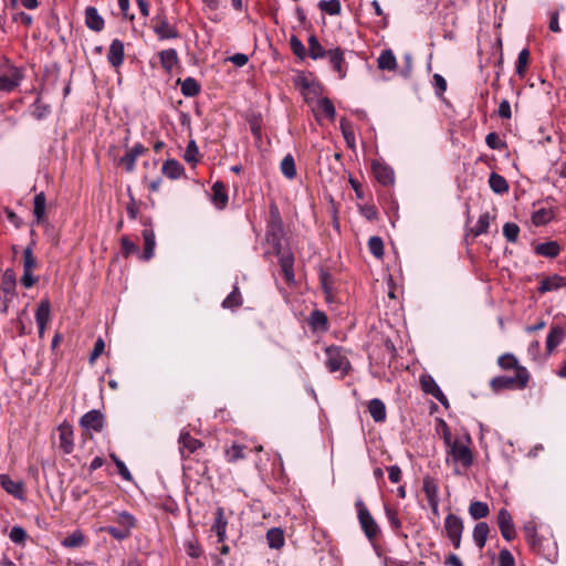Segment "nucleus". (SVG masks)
I'll use <instances>...</instances> for the list:
<instances>
[{"instance_id": "nucleus-1", "label": "nucleus", "mask_w": 566, "mask_h": 566, "mask_svg": "<svg viewBox=\"0 0 566 566\" xmlns=\"http://www.w3.org/2000/svg\"><path fill=\"white\" fill-rule=\"evenodd\" d=\"M530 374L525 367H517L514 376H497L492 378L491 387L493 390L504 389H524L527 386Z\"/></svg>"}, {"instance_id": "nucleus-2", "label": "nucleus", "mask_w": 566, "mask_h": 566, "mask_svg": "<svg viewBox=\"0 0 566 566\" xmlns=\"http://www.w3.org/2000/svg\"><path fill=\"white\" fill-rule=\"evenodd\" d=\"M355 507L357 511V517L360 524V527L366 535V537L373 542L380 533V527L370 514L369 510L365 505L361 499H358L355 503Z\"/></svg>"}, {"instance_id": "nucleus-3", "label": "nucleus", "mask_w": 566, "mask_h": 566, "mask_svg": "<svg viewBox=\"0 0 566 566\" xmlns=\"http://www.w3.org/2000/svg\"><path fill=\"white\" fill-rule=\"evenodd\" d=\"M470 442L471 439L469 436L464 439H455L447 450L448 455L465 469L471 467L473 463V454L469 447Z\"/></svg>"}, {"instance_id": "nucleus-4", "label": "nucleus", "mask_w": 566, "mask_h": 566, "mask_svg": "<svg viewBox=\"0 0 566 566\" xmlns=\"http://www.w3.org/2000/svg\"><path fill=\"white\" fill-rule=\"evenodd\" d=\"M463 530V520L460 516L453 513H449L446 516L443 531L455 549H459L461 546Z\"/></svg>"}, {"instance_id": "nucleus-5", "label": "nucleus", "mask_w": 566, "mask_h": 566, "mask_svg": "<svg viewBox=\"0 0 566 566\" xmlns=\"http://www.w3.org/2000/svg\"><path fill=\"white\" fill-rule=\"evenodd\" d=\"M274 250L279 256V263L282 268L284 279L287 283L294 281V255L291 251H283L281 249L280 239L274 243Z\"/></svg>"}, {"instance_id": "nucleus-6", "label": "nucleus", "mask_w": 566, "mask_h": 566, "mask_svg": "<svg viewBox=\"0 0 566 566\" xmlns=\"http://www.w3.org/2000/svg\"><path fill=\"white\" fill-rule=\"evenodd\" d=\"M156 24L154 25V32L160 40L167 39H177L179 36V32L168 22L167 17L164 13H159L154 18Z\"/></svg>"}, {"instance_id": "nucleus-7", "label": "nucleus", "mask_w": 566, "mask_h": 566, "mask_svg": "<svg viewBox=\"0 0 566 566\" xmlns=\"http://www.w3.org/2000/svg\"><path fill=\"white\" fill-rule=\"evenodd\" d=\"M497 526L502 537L505 541H513L516 537V531L512 515L506 509H501L496 517Z\"/></svg>"}, {"instance_id": "nucleus-8", "label": "nucleus", "mask_w": 566, "mask_h": 566, "mask_svg": "<svg viewBox=\"0 0 566 566\" xmlns=\"http://www.w3.org/2000/svg\"><path fill=\"white\" fill-rule=\"evenodd\" d=\"M23 80V73L19 67L11 66L0 74V91L12 92Z\"/></svg>"}, {"instance_id": "nucleus-9", "label": "nucleus", "mask_w": 566, "mask_h": 566, "mask_svg": "<svg viewBox=\"0 0 566 566\" xmlns=\"http://www.w3.org/2000/svg\"><path fill=\"white\" fill-rule=\"evenodd\" d=\"M371 170L376 180L385 187L392 186L395 182L394 169L385 163L377 159L371 163Z\"/></svg>"}, {"instance_id": "nucleus-10", "label": "nucleus", "mask_w": 566, "mask_h": 566, "mask_svg": "<svg viewBox=\"0 0 566 566\" xmlns=\"http://www.w3.org/2000/svg\"><path fill=\"white\" fill-rule=\"evenodd\" d=\"M348 365L347 358L338 347H328L326 349V366L331 373L345 371Z\"/></svg>"}, {"instance_id": "nucleus-11", "label": "nucleus", "mask_w": 566, "mask_h": 566, "mask_svg": "<svg viewBox=\"0 0 566 566\" xmlns=\"http://www.w3.org/2000/svg\"><path fill=\"white\" fill-rule=\"evenodd\" d=\"M80 424L87 431L101 432L104 428V416L98 410H91L81 417Z\"/></svg>"}, {"instance_id": "nucleus-12", "label": "nucleus", "mask_w": 566, "mask_h": 566, "mask_svg": "<svg viewBox=\"0 0 566 566\" xmlns=\"http://www.w3.org/2000/svg\"><path fill=\"white\" fill-rule=\"evenodd\" d=\"M420 385L422 390L434 397L442 406L449 407V401L446 395L440 389L439 385L430 375L421 376Z\"/></svg>"}, {"instance_id": "nucleus-13", "label": "nucleus", "mask_w": 566, "mask_h": 566, "mask_svg": "<svg viewBox=\"0 0 566 566\" xmlns=\"http://www.w3.org/2000/svg\"><path fill=\"white\" fill-rule=\"evenodd\" d=\"M329 60V63L333 70L337 73L340 80L345 78L347 75L348 65L344 57V51L340 48H335L333 50L327 51L326 55Z\"/></svg>"}, {"instance_id": "nucleus-14", "label": "nucleus", "mask_w": 566, "mask_h": 566, "mask_svg": "<svg viewBox=\"0 0 566 566\" xmlns=\"http://www.w3.org/2000/svg\"><path fill=\"white\" fill-rule=\"evenodd\" d=\"M59 440H60V449L65 454L72 453L74 449V432L73 428L69 423H62L59 426Z\"/></svg>"}, {"instance_id": "nucleus-15", "label": "nucleus", "mask_w": 566, "mask_h": 566, "mask_svg": "<svg viewBox=\"0 0 566 566\" xmlns=\"http://www.w3.org/2000/svg\"><path fill=\"white\" fill-rule=\"evenodd\" d=\"M178 443L182 458L190 455L202 447V442L191 437L188 431L180 432Z\"/></svg>"}, {"instance_id": "nucleus-16", "label": "nucleus", "mask_w": 566, "mask_h": 566, "mask_svg": "<svg viewBox=\"0 0 566 566\" xmlns=\"http://www.w3.org/2000/svg\"><path fill=\"white\" fill-rule=\"evenodd\" d=\"M227 527L228 520L224 516V510L222 506H218L214 512V522L211 531L216 533L219 543H223L227 539Z\"/></svg>"}, {"instance_id": "nucleus-17", "label": "nucleus", "mask_w": 566, "mask_h": 566, "mask_svg": "<svg viewBox=\"0 0 566 566\" xmlns=\"http://www.w3.org/2000/svg\"><path fill=\"white\" fill-rule=\"evenodd\" d=\"M147 151V148L142 144L134 145L122 158L120 164L125 167L126 171L132 172L135 169L137 158Z\"/></svg>"}, {"instance_id": "nucleus-18", "label": "nucleus", "mask_w": 566, "mask_h": 566, "mask_svg": "<svg viewBox=\"0 0 566 566\" xmlns=\"http://www.w3.org/2000/svg\"><path fill=\"white\" fill-rule=\"evenodd\" d=\"M107 61L112 66L116 69L123 64L124 43L120 40L115 39L112 41L107 53Z\"/></svg>"}, {"instance_id": "nucleus-19", "label": "nucleus", "mask_w": 566, "mask_h": 566, "mask_svg": "<svg viewBox=\"0 0 566 566\" xmlns=\"http://www.w3.org/2000/svg\"><path fill=\"white\" fill-rule=\"evenodd\" d=\"M523 532L526 542L531 546V548L536 552L541 553L542 551V537L538 536L536 525L534 522H527L523 526Z\"/></svg>"}, {"instance_id": "nucleus-20", "label": "nucleus", "mask_w": 566, "mask_h": 566, "mask_svg": "<svg viewBox=\"0 0 566 566\" xmlns=\"http://www.w3.org/2000/svg\"><path fill=\"white\" fill-rule=\"evenodd\" d=\"M51 304L49 300H42L35 312V321L39 327V334L42 337L44 328L50 319Z\"/></svg>"}, {"instance_id": "nucleus-21", "label": "nucleus", "mask_w": 566, "mask_h": 566, "mask_svg": "<svg viewBox=\"0 0 566 566\" xmlns=\"http://www.w3.org/2000/svg\"><path fill=\"white\" fill-rule=\"evenodd\" d=\"M85 24L88 29L99 32L104 28V19L94 7L85 9Z\"/></svg>"}, {"instance_id": "nucleus-22", "label": "nucleus", "mask_w": 566, "mask_h": 566, "mask_svg": "<svg viewBox=\"0 0 566 566\" xmlns=\"http://www.w3.org/2000/svg\"><path fill=\"white\" fill-rule=\"evenodd\" d=\"M564 286L566 287V277L554 274V275L547 276L541 281L538 291L541 293H547V292H552V291H557Z\"/></svg>"}, {"instance_id": "nucleus-23", "label": "nucleus", "mask_w": 566, "mask_h": 566, "mask_svg": "<svg viewBox=\"0 0 566 566\" xmlns=\"http://www.w3.org/2000/svg\"><path fill=\"white\" fill-rule=\"evenodd\" d=\"M161 172L171 180L179 179L185 174L184 166L176 159H167L161 167Z\"/></svg>"}, {"instance_id": "nucleus-24", "label": "nucleus", "mask_w": 566, "mask_h": 566, "mask_svg": "<svg viewBox=\"0 0 566 566\" xmlns=\"http://www.w3.org/2000/svg\"><path fill=\"white\" fill-rule=\"evenodd\" d=\"M212 202L218 209H223L228 203V192L223 182L216 181L212 186Z\"/></svg>"}, {"instance_id": "nucleus-25", "label": "nucleus", "mask_w": 566, "mask_h": 566, "mask_svg": "<svg viewBox=\"0 0 566 566\" xmlns=\"http://www.w3.org/2000/svg\"><path fill=\"white\" fill-rule=\"evenodd\" d=\"M368 412L375 422H384L386 420V406L378 398H374L368 402Z\"/></svg>"}, {"instance_id": "nucleus-26", "label": "nucleus", "mask_w": 566, "mask_h": 566, "mask_svg": "<svg viewBox=\"0 0 566 566\" xmlns=\"http://www.w3.org/2000/svg\"><path fill=\"white\" fill-rule=\"evenodd\" d=\"M566 333L563 327L555 325L551 328L546 338V349L552 353L564 339Z\"/></svg>"}, {"instance_id": "nucleus-27", "label": "nucleus", "mask_w": 566, "mask_h": 566, "mask_svg": "<svg viewBox=\"0 0 566 566\" xmlns=\"http://www.w3.org/2000/svg\"><path fill=\"white\" fill-rule=\"evenodd\" d=\"M17 277L12 269H7L1 279V291L6 297L13 296L15 294Z\"/></svg>"}, {"instance_id": "nucleus-28", "label": "nucleus", "mask_w": 566, "mask_h": 566, "mask_svg": "<svg viewBox=\"0 0 566 566\" xmlns=\"http://www.w3.org/2000/svg\"><path fill=\"white\" fill-rule=\"evenodd\" d=\"M159 59L163 69L168 73H170L179 62L178 54L175 49H167L160 51Z\"/></svg>"}, {"instance_id": "nucleus-29", "label": "nucleus", "mask_w": 566, "mask_h": 566, "mask_svg": "<svg viewBox=\"0 0 566 566\" xmlns=\"http://www.w3.org/2000/svg\"><path fill=\"white\" fill-rule=\"evenodd\" d=\"M377 66L382 71H395L397 60L391 50H384L377 59Z\"/></svg>"}, {"instance_id": "nucleus-30", "label": "nucleus", "mask_w": 566, "mask_h": 566, "mask_svg": "<svg viewBox=\"0 0 566 566\" xmlns=\"http://www.w3.org/2000/svg\"><path fill=\"white\" fill-rule=\"evenodd\" d=\"M490 527L485 522H479L472 533L473 541L479 549H482L485 546L488 536H489Z\"/></svg>"}, {"instance_id": "nucleus-31", "label": "nucleus", "mask_w": 566, "mask_h": 566, "mask_svg": "<svg viewBox=\"0 0 566 566\" xmlns=\"http://www.w3.org/2000/svg\"><path fill=\"white\" fill-rule=\"evenodd\" d=\"M86 544V537L82 531L76 530L61 541V545L66 548H78Z\"/></svg>"}, {"instance_id": "nucleus-32", "label": "nucleus", "mask_w": 566, "mask_h": 566, "mask_svg": "<svg viewBox=\"0 0 566 566\" xmlns=\"http://www.w3.org/2000/svg\"><path fill=\"white\" fill-rule=\"evenodd\" d=\"M143 238H144V253H143L142 258L144 260L148 261L154 256V250L156 247L155 233H154L153 229H148V228L144 229Z\"/></svg>"}, {"instance_id": "nucleus-33", "label": "nucleus", "mask_w": 566, "mask_h": 566, "mask_svg": "<svg viewBox=\"0 0 566 566\" xmlns=\"http://www.w3.org/2000/svg\"><path fill=\"white\" fill-rule=\"evenodd\" d=\"M535 252L542 256L555 258L560 252V245L556 241L539 243L536 245Z\"/></svg>"}, {"instance_id": "nucleus-34", "label": "nucleus", "mask_w": 566, "mask_h": 566, "mask_svg": "<svg viewBox=\"0 0 566 566\" xmlns=\"http://www.w3.org/2000/svg\"><path fill=\"white\" fill-rule=\"evenodd\" d=\"M422 491L426 494L428 503L439 501V488L434 479L431 476H426L423 479Z\"/></svg>"}, {"instance_id": "nucleus-35", "label": "nucleus", "mask_w": 566, "mask_h": 566, "mask_svg": "<svg viewBox=\"0 0 566 566\" xmlns=\"http://www.w3.org/2000/svg\"><path fill=\"white\" fill-rule=\"evenodd\" d=\"M489 185L490 188L497 195H503L509 191V184L506 179L496 172H492L490 175Z\"/></svg>"}, {"instance_id": "nucleus-36", "label": "nucleus", "mask_w": 566, "mask_h": 566, "mask_svg": "<svg viewBox=\"0 0 566 566\" xmlns=\"http://www.w3.org/2000/svg\"><path fill=\"white\" fill-rule=\"evenodd\" d=\"M469 514L473 520H481L490 514L488 503L481 501H473L469 505Z\"/></svg>"}, {"instance_id": "nucleus-37", "label": "nucleus", "mask_w": 566, "mask_h": 566, "mask_svg": "<svg viewBox=\"0 0 566 566\" xmlns=\"http://www.w3.org/2000/svg\"><path fill=\"white\" fill-rule=\"evenodd\" d=\"M308 55L313 60L326 57L327 51L322 46L315 35L308 38Z\"/></svg>"}, {"instance_id": "nucleus-38", "label": "nucleus", "mask_w": 566, "mask_h": 566, "mask_svg": "<svg viewBox=\"0 0 566 566\" xmlns=\"http://www.w3.org/2000/svg\"><path fill=\"white\" fill-rule=\"evenodd\" d=\"M491 222V216L489 212H484L480 214L475 226L470 229V232L473 237H479L481 234H485L489 231Z\"/></svg>"}, {"instance_id": "nucleus-39", "label": "nucleus", "mask_w": 566, "mask_h": 566, "mask_svg": "<svg viewBox=\"0 0 566 566\" xmlns=\"http://www.w3.org/2000/svg\"><path fill=\"white\" fill-rule=\"evenodd\" d=\"M266 539H268L269 546L271 548H275V549L281 548L285 543L283 531L277 527H273L268 531Z\"/></svg>"}, {"instance_id": "nucleus-40", "label": "nucleus", "mask_w": 566, "mask_h": 566, "mask_svg": "<svg viewBox=\"0 0 566 566\" xmlns=\"http://www.w3.org/2000/svg\"><path fill=\"white\" fill-rule=\"evenodd\" d=\"M385 515L388 520L391 531L396 534H399L402 523L399 518L397 509L385 505Z\"/></svg>"}, {"instance_id": "nucleus-41", "label": "nucleus", "mask_w": 566, "mask_h": 566, "mask_svg": "<svg viewBox=\"0 0 566 566\" xmlns=\"http://www.w3.org/2000/svg\"><path fill=\"white\" fill-rule=\"evenodd\" d=\"M46 198L44 192L35 195L33 200V214L38 223H40L45 214Z\"/></svg>"}, {"instance_id": "nucleus-42", "label": "nucleus", "mask_w": 566, "mask_h": 566, "mask_svg": "<svg viewBox=\"0 0 566 566\" xmlns=\"http://www.w3.org/2000/svg\"><path fill=\"white\" fill-rule=\"evenodd\" d=\"M242 305V295L238 285L233 286L232 292L223 300L222 307L234 310Z\"/></svg>"}, {"instance_id": "nucleus-43", "label": "nucleus", "mask_w": 566, "mask_h": 566, "mask_svg": "<svg viewBox=\"0 0 566 566\" xmlns=\"http://www.w3.org/2000/svg\"><path fill=\"white\" fill-rule=\"evenodd\" d=\"M1 485L9 494L15 497L22 496L21 482L13 481L8 475H1Z\"/></svg>"}, {"instance_id": "nucleus-44", "label": "nucleus", "mask_w": 566, "mask_h": 566, "mask_svg": "<svg viewBox=\"0 0 566 566\" xmlns=\"http://www.w3.org/2000/svg\"><path fill=\"white\" fill-rule=\"evenodd\" d=\"M181 93L187 97L197 96L200 93V85L193 77H187L181 83Z\"/></svg>"}, {"instance_id": "nucleus-45", "label": "nucleus", "mask_w": 566, "mask_h": 566, "mask_svg": "<svg viewBox=\"0 0 566 566\" xmlns=\"http://www.w3.org/2000/svg\"><path fill=\"white\" fill-rule=\"evenodd\" d=\"M554 217L551 208H541L533 212L532 221L535 226H544L548 223Z\"/></svg>"}, {"instance_id": "nucleus-46", "label": "nucleus", "mask_w": 566, "mask_h": 566, "mask_svg": "<svg viewBox=\"0 0 566 566\" xmlns=\"http://www.w3.org/2000/svg\"><path fill=\"white\" fill-rule=\"evenodd\" d=\"M339 127H340L342 134L344 136V139L346 140L347 146L349 148H354L355 147V134H354L350 122L347 118L343 117L339 120Z\"/></svg>"}, {"instance_id": "nucleus-47", "label": "nucleus", "mask_w": 566, "mask_h": 566, "mask_svg": "<svg viewBox=\"0 0 566 566\" xmlns=\"http://www.w3.org/2000/svg\"><path fill=\"white\" fill-rule=\"evenodd\" d=\"M281 171L287 179H293L296 176L295 161L291 154H287L282 159Z\"/></svg>"}, {"instance_id": "nucleus-48", "label": "nucleus", "mask_w": 566, "mask_h": 566, "mask_svg": "<svg viewBox=\"0 0 566 566\" xmlns=\"http://www.w3.org/2000/svg\"><path fill=\"white\" fill-rule=\"evenodd\" d=\"M310 325L314 328V329H322V331H325L327 329V316L324 312L322 311H313L311 313V316H310Z\"/></svg>"}, {"instance_id": "nucleus-49", "label": "nucleus", "mask_w": 566, "mask_h": 566, "mask_svg": "<svg viewBox=\"0 0 566 566\" xmlns=\"http://www.w3.org/2000/svg\"><path fill=\"white\" fill-rule=\"evenodd\" d=\"M318 111L329 120L335 119L336 111L332 103V101L328 97H322L317 102Z\"/></svg>"}, {"instance_id": "nucleus-50", "label": "nucleus", "mask_w": 566, "mask_h": 566, "mask_svg": "<svg viewBox=\"0 0 566 566\" xmlns=\"http://www.w3.org/2000/svg\"><path fill=\"white\" fill-rule=\"evenodd\" d=\"M318 8L329 15H338L342 11L339 0H321Z\"/></svg>"}, {"instance_id": "nucleus-51", "label": "nucleus", "mask_w": 566, "mask_h": 566, "mask_svg": "<svg viewBox=\"0 0 566 566\" xmlns=\"http://www.w3.org/2000/svg\"><path fill=\"white\" fill-rule=\"evenodd\" d=\"M50 112V106L42 103L40 98H36L35 102L31 105V114L36 119L45 118Z\"/></svg>"}, {"instance_id": "nucleus-52", "label": "nucleus", "mask_w": 566, "mask_h": 566, "mask_svg": "<svg viewBox=\"0 0 566 566\" xmlns=\"http://www.w3.org/2000/svg\"><path fill=\"white\" fill-rule=\"evenodd\" d=\"M245 447L242 444L233 443L230 448L226 450V458L229 462H237L245 458L244 454Z\"/></svg>"}, {"instance_id": "nucleus-53", "label": "nucleus", "mask_w": 566, "mask_h": 566, "mask_svg": "<svg viewBox=\"0 0 566 566\" xmlns=\"http://www.w3.org/2000/svg\"><path fill=\"white\" fill-rule=\"evenodd\" d=\"M528 61H530V51L527 49H523L518 53L517 61L515 64V71L520 77H523L525 75V71H526Z\"/></svg>"}, {"instance_id": "nucleus-54", "label": "nucleus", "mask_w": 566, "mask_h": 566, "mask_svg": "<svg viewBox=\"0 0 566 566\" xmlns=\"http://www.w3.org/2000/svg\"><path fill=\"white\" fill-rule=\"evenodd\" d=\"M368 249L377 259H381L384 256V242L380 237H370L368 240Z\"/></svg>"}, {"instance_id": "nucleus-55", "label": "nucleus", "mask_w": 566, "mask_h": 566, "mask_svg": "<svg viewBox=\"0 0 566 566\" xmlns=\"http://www.w3.org/2000/svg\"><path fill=\"white\" fill-rule=\"evenodd\" d=\"M199 148L193 139H191L185 150L184 159L189 164L198 163Z\"/></svg>"}, {"instance_id": "nucleus-56", "label": "nucleus", "mask_w": 566, "mask_h": 566, "mask_svg": "<svg viewBox=\"0 0 566 566\" xmlns=\"http://www.w3.org/2000/svg\"><path fill=\"white\" fill-rule=\"evenodd\" d=\"M36 266V260L33 255V243L28 245L23 251V270L33 271Z\"/></svg>"}, {"instance_id": "nucleus-57", "label": "nucleus", "mask_w": 566, "mask_h": 566, "mask_svg": "<svg viewBox=\"0 0 566 566\" xmlns=\"http://www.w3.org/2000/svg\"><path fill=\"white\" fill-rule=\"evenodd\" d=\"M28 537V534L25 530L19 525H14L9 533V538L14 544L23 545L25 539Z\"/></svg>"}, {"instance_id": "nucleus-58", "label": "nucleus", "mask_w": 566, "mask_h": 566, "mask_svg": "<svg viewBox=\"0 0 566 566\" xmlns=\"http://www.w3.org/2000/svg\"><path fill=\"white\" fill-rule=\"evenodd\" d=\"M520 233V227L513 222H506L503 226V235L509 242H516Z\"/></svg>"}, {"instance_id": "nucleus-59", "label": "nucleus", "mask_w": 566, "mask_h": 566, "mask_svg": "<svg viewBox=\"0 0 566 566\" xmlns=\"http://www.w3.org/2000/svg\"><path fill=\"white\" fill-rule=\"evenodd\" d=\"M497 363L502 369H515L516 370L517 367H520L517 364V359L512 354H504V355L500 356Z\"/></svg>"}, {"instance_id": "nucleus-60", "label": "nucleus", "mask_w": 566, "mask_h": 566, "mask_svg": "<svg viewBox=\"0 0 566 566\" xmlns=\"http://www.w3.org/2000/svg\"><path fill=\"white\" fill-rule=\"evenodd\" d=\"M290 45H291V50L292 52L297 56L300 57L301 60H303L305 56H306V50H305V46L304 44L302 43V41L296 36V35H292L291 39H290Z\"/></svg>"}, {"instance_id": "nucleus-61", "label": "nucleus", "mask_w": 566, "mask_h": 566, "mask_svg": "<svg viewBox=\"0 0 566 566\" xmlns=\"http://www.w3.org/2000/svg\"><path fill=\"white\" fill-rule=\"evenodd\" d=\"M432 82H433V87H434V92L437 94V96H442L444 94V92L447 91V81L446 78L436 73L433 74L432 76Z\"/></svg>"}, {"instance_id": "nucleus-62", "label": "nucleus", "mask_w": 566, "mask_h": 566, "mask_svg": "<svg viewBox=\"0 0 566 566\" xmlns=\"http://www.w3.org/2000/svg\"><path fill=\"white\" fill-rule=\"evenodd\" d=\"M103 531L118 541H123L129 536L128 531L124 530L122 526L120 527L106 526L103 528Z\"/></svg>"}, {"instance_id": "nucleus-63", "label": "nucleus", "mask_w": 566, "mask_h": 566, "mask_svg": "<svg viewBox=\"0 0 566 566\" xmlns=\"http://www.w3.org/2000/svg\"><path fill=\"white\" fill-rule=\"evenodd\" d=\"M118 523L124 530H127L130 534V530L135 526V518L128 512H122L118 515Z\"/></svg>"}, {"instance_id": "nucleus-64", "label": "nucleus", "mask_w": 566, "mask_h": 566, "mask_svg": "<svg viewBox=\"0 0 566 566\" xmlns=\"http://www.w3.org/2000/svg\"><path fill=\"white\" fill-rule=\"evenodd\" d=\"M499 566H515L513 555L507 549H502L499 554Z\"/></svg>"}]
</instances>
